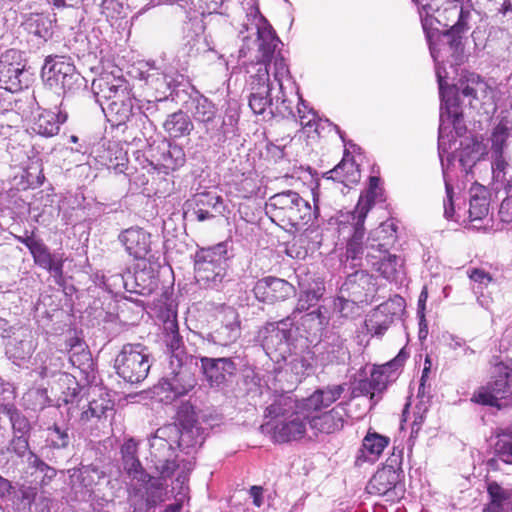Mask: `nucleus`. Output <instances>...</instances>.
I'll use <instances>...</instances> for the list:
<instances>
[{"instance_id":"1","label":"nucleus","mask_w":512,"mask_h":512,"mask_svg":"<svg viewBox=\"0 0 512 512\" xmlns=\"http://www.w3.org/2000/svg\"><path fill=\"white\" fill-rule=\"evenodd\" d=\"M430 53L436 63L435 70L439 85V95L441 98L438 152L443 168L446 191V196L443 199L444 217L447 220L458 221L454 208V189L446 179L443 161V154L447 151V130L450 125H452L457 136L463 135L466 131V127L463 124V114L459 106L460 96L470 98L469 104L472 105V100L478 99L479 92H484L486 90V84L479 75L471 73L464 79H461L458 84L449 86L445 80L447 73L438 61L439 51H437L434 46L430 45Z\"/></svg>"},{"instance_id":"2","label":"nucleus","mask_w":512,"mask_h":512,"mask_svg":"<svg viewBox=\"0 0 512 512\" xmlns=\"http://www.w3.org/2000/svg\"><path fill=\"white\" fill-rule=\"evenodd\" d=\"M243 45L239 50V57H245L250 51V42L258 43V51L262 58L266 61H273V77L277 83L281 98L276 97L273 108H271V116H281L283 118L296 119V111L292 106V101L285 95V83L294 86L290 70L283 56L279 45H282L280 39L276 35L273 27L260 13L258 6H251L246 14V21L242 24L239 31Z\"/></svg>"},{"instance_id":"3","label":"nucleus","mask_w":512,"mask_h":512,"mask_svg":"<svg viewBox=\"0 0 512 512\" xmlns=\"http://www.w3.org/2000/svg\"><path fill=\"white\" fill-rule=\"evenodd\" d=\"M266 214L282 226L298 227L316 219L319 209L293 190H285L271 196L265 205Z\"/></svg>"},{"instance_id":"4","label":"nucleus","mask_w":512,"mask_h":512,"mask_svg":"<svg viewBox=\"0 0 512 512\" xmlns=\"http://www.w3.org/2000/svg\"><path fill=\"white\" fill-rule=\"evenodd\" d=\"M190 111L202 137L214 145L223 144L238 122L236 114L221 116L215 104L204 96L192 99Z\"/></svg>"},{"instance_id":"5","label":"nucleus","mask_w":512,"mask_h":512,"mask_svg":"<svg viewBox=\"0 0 512 512\" xmlns=\"http://www.w3.org/2000/svg\"><path fill=\"white\" fill-rule=\"evenodd\" d=\"M229 242L200 248L194 256V271L197 282L210 289H220L227 275Z\"/></svg>"},{"instance_id":"6","label":"nucleus","mask_w":512,"mask_h":512,"mask_svg":"<svg viewBox=\"0 0 512 512\" xmlns=\"http://www.w3.org/2000/svg\"><path fill=\"white\" fill-rule=\"evenodd\" d=\"M255 44V43H251ZM257 62L251 63L247 69L249 76V89L250 95L248 98L249 107L254 114L270 115L271 108L274 105V98L271 96L273 90L272 82L270 81V69L273 66V61H266L262 58L261 53L257 50Z\"/></svg>"},{"instance_id":"7","label":"nucleus","mask_w":512,"mask_h":512,"mask_svg":"<svg viewBox=\"0 0 512 512\" xmlns=\"http://www.w3.org/2000/svg\"><path fill=\"white\" fill-rule=\"evenodd\" d=\"M375 285L374 278L364 270L348 275L334 301L335 308L343 316L352 314L357 304L372 302Z\"/></svg>"},{"instance_id":"8","label":"nucleus","mask_w":512,"mask_h":512,"mask_svg":"<svg viewBox=\"0 0 512 512\" xmlns=\"http://www.w3.org/2000/svg\"><path fill=\"white\" fill-rule=\"evenodd\" d=\"M197 384L196 377L187 362H169L165 375L154 387V394L166 404L188 394Z\"/></svg>"},{"instance_id":"9","label":"nucleus","mask_w":512,"mask_h":512,"mask_svg":"<svg viewBox=\"0 0 512 512\" xmlns=\"http://www.w3.org/2000/svg\"><path fill=\"white\" fill-rule=\"evenodd\" d=\"M117 374L131 384L146 379L151 368L150 352L141 343L125 344L115 358Z\"/></svg>"},{"instance_id":"10","label":"nucleus","mask_w":512,"mask_h":512,"mask_svg":"<svg viewBox=\"0 0 512 512\" xmlns=\"http://www.w3.org/2000/svg\"><path fill=\"white\" fill-rule=\"evenodd\" d=\"M178 436L177 425L168 424L158 428L149 439L151 457L163 477H170L177 468L175 445Z\"/></svg>"},{"instance_id":"11","label":"nucleus","mask_w":512,"mask_h":512,"mask_svg":"<svg viewBox=\"0 0 512 512\" xmlns=\"http://www.w3.org/2000/svg\"><path fill=\"white\" fill-rule=\"evenodd\" d=\"M369 211L370 204L368 201H361L357 204L355 210L346 216V221L341 220L339 222V236L347 240V258L358 260L361 258L364 249L366 250V246H363V237L365 234L364 222Z\"/></svg>"},{"instance_id":"12","label":"nucleus","mask_w":512,"mask_h":512,"mask_svg":"<svg viewBox=\"0 0 512 512\" xmlns=\"http://www.w3.org/2000/svg\"><path fill=\"white\" fill-rule=\"evenodd\" d=\"M291 326L292 320L287 317L278 322L267 323L259 330L258 338L271 359H285L290 352Z\"/></svg>"},{"instance_id":"13","label":"nucleus","mask_w":512,"mask_h":512,"mask_svg":"<svg viewBox=\"0 0 512 512\" xmlns=\"http://www.w3.org/2000/svg\"><path fill=\"white\" fill-rule=\"evenodd\" d=\"M512 395V367L500 364L495 368L493 380L473 393L477 404L500 408L499 401Z\"/></svg>"},{"instance_id":"14","label":"nucleus","mask_w":512,"mask_h":512,"mask_svg":"<svg viewBox=\"0 0 512 512\" xmlns=\"http://www.w3.org/2000/svg\"><path fill=\"white\" fill-rule=\"evenodd\" d=\"M27 81L22 53L15 49L2 53L0 55V88L16 93L27 86Z\"/></svg>"},{"instance_id":"15","label":"nucleus","mask_w":512,"mask_h":512,"mask_svg":"<svg viewBox=\"0 0 512 512\" xmlns=\"http://www.w3.org/2000/svg\"><path fill=\"white\" fill-rule=\"evenodd\" d=\"M137 481L141 484L130 495L133 512H155L156 507L165 501L166 488L163 480L147 474L145 480Z\"/></svg>"},{"instance_id":"16","label":"nucleus","mask_w":512,"mask_h":512,"mask_svg":"<svg viewBox=\"0 0 512 512\" xmlns=\"http://www.w3.org/2000/svg\"><path fill=\"white\" fill-rule=\"evenodd\" d=\"M201 370L211 388L223 389L236 375L237 366L230 357H202Z\"/></svg>"},{"instance_id":"17","label":"nucleus","mask_w":512,"mask_h":512,"mask_svg":"<svg viewBox=\"0 0 512 512\" xmlns=\"http://www.w3.org/2000/svg\"><path fill=\"white\" fill-rule=\"evenodd\" d=\"M490 195L486 187L473 185L470 189L468 221L470 228L480 230L489 227L491 217Z\"/></svg>"},{"instance_id":"18","label":"nucleus","mask_w":512,"mask_h":512,"mask_svg":"<svg viewBox=\"0 0 512 512\" xmlns=\"http://www.w3.org/2000/svg\"><path fill=\"white\" fill-rule=\"evenodd\" d=\"M295 292V287L288 281L273 276L259 279L253 287L256 299L266 304L285 301L293 296Z\"/></svg>"},{"instance_id":"19","label":"nucleus","mask_w":512,"mask_h":512,"mask_svg":"<svg viewBox=\"0 0 512 512\" xmlns=\"http://www.w3.org/2000/svg\"><path fill=\"white\" fill-rule=\"evenodd\" d=\"M309 415L299 410L291 416L272 424L273 438L284 443L303 438L307 431Z\"/></svg>"},{"instance_id":"20","label":"nucleus","mask_w":512,"mask_h":512,"mask_svg":"<svg viewBox=\"0 0 512 512\" xmlns=\"http://www.w3.org/2000/svg\"><path fill=\"white\" fill-rule=\"evenodd\" d=\"M37 347L35 333L29 327L16 329L6 344V354L14 362L29 359Z\"/></svg>"},{"instance_id":"21","label":"nucleus","mask_w":512,"mask_h":512,"mask_svg":"<svg viewBox=\"0 0 512 512\" xmlns=\"http://www.w3.org/2000/svg\"><path fill=\"white\" fill-rule=\"evenodd\" d=\"M118 240L136 260H144L151 251V235L143 228H128L119 234Z\"/></svg>"},{"instance_id":"22","label":"nucleus","mask_w":512,"mask_h":512,"mask_svg":"<svg viewBox=\"0 0 512 512\" xmlns=\"http://www.w3.org/2000/svg\"><path fill=\"white\" fill-rule=\"evenodd\" d=\"M408 356L409 354L406 350L404 348L401 349L394 359L385 364L381 370H374L371 373L370 379L360 384L361 390L367 394H371V399H373L376 394H381L387 387L386 373L389 370L399 369L407 360Z\"/></svg>"},{"instance_id":"23","label":"nucleus","mask_w":512,"mask_h":512,"mask_svg":"<svg viewBox=\"0 0 512 512\" xmlns=\"http://www.w3.org/2000/svg\"><path fill=\"white\" fill-rule=\"evenodd\" d=\"M346 411L342 404L320 415L310 416L308 423L315 435L318 433L332 434L340 431L345 422Z\"/></svg>"},{"instance_id":"24","label":"nucleus","mask_w":512,"mask_h":512,"mask_svg":"<svg viewBox=\"0 0 512 512\" xmlns=\"http://www.w3.org/2000/svg\"><path fill=\"white\" fill-rule=\"evenodd\" d=\"M366 261L382 277L390 281L397 280L402 272L403 260L397 255L367 251Z\"/></svg>"},{"instance_id":"25","label":"nucleus","mask_w":512,"mask_h":512,"mask_svg":"<svg viewBox=\"0 0 512 512\" xmlns=\"http://www.w3.org/2000/svg\"><path fill=\"white\" fill-rule=\"evenodd\" d=\"M348 355L345 340L336 334L327 336L318 346L317 359L324 366L344 363Z\"/></svg>"},{"instance_id":"26","label":"nucleus","mask_w":512,"mask_h":512,"mask_svg":"<svg viewBox=\"0 0 512 512\" xmlns=\"http://www.w3.org/2000/svg\"><path fill=\"white\" fill-rule=\"evenodd\" d=\"M397 239V227L392 221L383 222L372 230L366 241V251L388 252Z\"/></svg>"},{"instance_id":"27","label":"nucleus","mask_w":512,"mask_h":512,"mask_svg":"<svg viewBox=\"0 0 512 512\" xmlns=\"http://www.w3.org/2000/svg\"><path fill=\"white\" fill-rule=\"evenodd\" d=\"M75 68L65 56H48L42 67V78L51 88H58L59 83Z\"/></svg>"},{"instance_id":"28","label":"nucleus","mask_w":512,"mask_h":512,"mask_svg":"<svg viewBox=\"0 0 512 512\" xmlns=\"http://www.w3.org/2000/svg\"><path fill=\"white\" fill-rule=\"evenodd\" d=\"M394 301H388L378 305L365 320V326L369 333L382 336L394 321Z\"/></svg>"},{"instance_id":"29","label":"nucleus","mask_w":512,"mask_h":512,"mask_svg":"<svg viewBox=\"0 0 512 512\" xmlns=\"http://www.w3.org/2000/svg\"><path fill=\"white\" fill-rule=\"evenodd\" d=\"M67 117V113L63 111L43 110L34 118L31 129L40 136L53 137L58 134Z\"/></svg>"},{"instance_id":"30","label":"nucleus","mask_w":512,"mask_h":512,"mask_svg":"<svg viewBox=\"0 0 512 512\" xmlns=\"http://www.w3.org/2000/svg\"><path fill=\"white\" fill-rule=\"evenodd\" d=\"M102 110L113 126H120L133 115V100L127 90L122 89L121 97L111 101L107 108L102 107Z\"/></svg>"},{"instance_id":"31","label":"nucleus","mask_w":512,"mask_h":512,"mask_svg":"<svg viewBox=\"0 0 512 512\" xmlns=\"http://www.w3.org/2000/svg\"><path fill=\"white\" fill-rule=\"evenodd\" d=\"M30 253L33 256L34 263L49 271L56 280L63 277L64 260L60 255L50 253L41 239Z\"/></svg>"},{"instance_id":"32","label":"nucleus","mask_w":512,"mask_h":512,"mask_svg":"<svg viewBox=\"0 0 512 512\" xmlns=\"http://www.w3.org/2000/svg\"><path fill=\"white\" fill-rule=\"evenodd\" d=\"M398 482V474L392 465L379 469L370 479L367 491L370 494L388 496L394 493Z\"/></svg>"},{"instance_id":"33","label":"nucleus","mask_w":512,"mask_h":512,"mask_svg":"<svg viewBox=\"0 0 512 512\" xmlns=\"http://www.w3.org/2000/svg\"><path fill=\"white\" fill-rule=\"evenodd\" d=\"M79 422L82 426H92L107 419V413L113 410V403L106 397L100 396L81 406Z\"/></svg>"},{"instance_id":"34","label":"nucleus","mask_w":512,"mask_h":512,"mask_svg":"<svg viewBox=\"0 0 512 512\" xmlns=\"http://www.w3.org/2000/svg\"><path fill=\"white\" fill-rule=\"evenodd\" d=\"M299 410V402L292 395H275L273 401L265 409V417L270 418L273 424L291 416Z\"/></svg>"},{"instance_id":"35","label":"nucleus","mask_w":512,"mask_h":512,"mask_svg":"<svg viewBox=\"0 0 512 512\" xmlns=\"http://www.w3.org/2000/svg\"><path fill=\"white\" fill-rule=\"evenodd\" d=\"M69 477L74 487H81L87 492H92L105 473L94 465H81L79 468L69 470Z\"/></svg>"},{"instance_id":"36","label":"nucleus","mask_w":512,"mask_h":512,"mask_svg":"<svg viewBox=\"0 0 512 512\" xmlns=\"http://www.w3.org/2000/svg\"><path fill=\"white\" fill-rule=\"evenodd\" d=\"M138 445L134 439H128L121 447L123 468L134 480H145L147 473L143 469L138 456Z\"/></svg>"},{"instance_id":"37","label":"nucleus","mask_w":512,"mask_h":512,"mask_svg":"<svg viewBox=\"0 0 512 512\" xmlns=\"http://www.w3.org/2000/svg\"><path fill=\"white\" fill-rule=\"evenodd\" d=\"M217 44V41L211 34L202 39L199 34L195 32H189L183 38V43L178 51V56L195 57L201 52L213 51Z\"/></svg>"},{"instance_id":"38","label":"nucleus","mask_w":512,"mask_h":512,"mask_svg":"<svg viewBox=\"0 0 512 512\" xmlns=\"http://www.w3.org/2000/svg\"><path fill=\"white\" fill-rule=\"evenodd\" d=\"M490 503L483 509V512H512V492L502 488L496 482L488 486Z\"/></svg>"},{"instance_id":"39","label":"nucleus","mask_w":512,"mask_h":512,"mask_svg":"<svg viewBox=\"0 0 512 512\" xmlns=\"http://www.w3.org/2000/svg\"><path fill=\"white\" fill-rule=\"evenodd\" d=\"M165 342L170 352L169 362H174V360H180L182 363H186L188 356L184 351V345L182 337L178 332V325L176 321H168L165 323Z\"/></svg>"},{"instance_id":"40","label":"nucleus","mask_w":512,"mask_h":512,"mask_svg":"<svg viewBox=\"0 0 512 512\" xmlns=\"http://www.w3.org/2000/svg\"><path fill=\"white\" fill-rule=\"evenodd\" d=\"M476 13L470 5L464 6L463 4H454L452 8H445L443 14L444 19L447 21L454 22L451 25L454 31L465 33L470 29V22L473 15Z\"/></svg>"},{"instance_id":"41","label":"nucleus","mask_w":512,"mask_h":512,"mask_svg":"<svg viewBox=\"0 0 512 512\" xmlns=\"http://www.w3.org/2000/svg\"><path fill=\"white\" fill-rule=\"evenodd\" d=\"M389 444V438L376 432H368L363 439L358 459L375 461Z\"/></svg>"},{"instance_id":"42","label":"nucleus","mask_w":512,"mask_h":512,"mask_svg":"<svg viewBox=\"0 0 512 512\" xmlns=\"http://www.w3.org/2000/svg\"><path fill=\"white\" fill-rule=\"evenodd\" d=\"M163 127L169 136L173 138L189 135L194 128L189 116L181 110L170 114Z\"/></svg>"},{"instance_id":"43","label":"nucleus","mask_w":512,"mask_h":512,"mask_svg":"<svg viewBox=\"0 0 512 512\" xmlns=\"http://www.w3.org/2000/svg\"><path fill=\"white\" fill-rule=\"evenodd\" d=\"M92 92L95 101L103 107V102L121 97L122 89H126L123 85L113 84L107 78H98L92 81Z\"/></svg>"},{"instance_id":"44","label":"nucleus","mask_w":512,"mask_h":512,"mask_svg":"<svg viewBox=\"0 0 512 512\" xmlns=\"http://www.w3.org/2000/svg\"><path fill=\"white\" fill-rule=\"evenodd\" d=\"M324 290L325 288L322 283H315L313 286L301 289L297 305L292 312V316L295 317L297 313L317 307L318 302L324 294Z\"/></svg>"},{"instance_id":"45","label":"nucleus","mask_w":512,"mask_h":512,"mask_svg":"<svg viewBox=\"0 0 512 512\" xmlns=\"http://www.w3.org/2000/svg\"><path fill=\"white\" fill-rule=\"evenodd\" d=\"M142 265V268H140L141 264L137 265L133 275L137 288L129 291L144 295L150 293L157 286V279L150 264L143 262Z\"/></svg>"},{"instance_id":"46","label":"nucleus","mask_w":512,"mask_h":512,"mask_svg":"<svg viewBox=\"0 0 512 512\" xmlns=\"http://www.w3.org/2000/svg\"><path fill=\"white\" fill-rule=\"evenodd\" d=\"M232 321L222 325L212 333V339L215 344L228 346L234 343L241 335L240 321L238 315L232 311Z\"/></svg>"},{"instance_id":"47","label":"nucleus","mask_w":512,"mask_h":512,"mask_svg":"<svg viewBox=\"0 0 512 512\" xmlns=\"http://www.w3.org/2000/svg\"><path fill=\"white\" fill-rule=\"evenodd\" d=\"M512 136V122L502 119L493 129L491 135V154H506L508 139Z\"/></svg>"},{"instance_id":"48","label":"nucleus","mask_w":512,"mask_h":512,"mask_svg":"<svg viewBox=\"0 0 512 512\" xmlns=\"http://www.w3.org/2000/svg\"><path fill=\"white\" fill-rule=\"evenodd\" d=\"M421 6L422 10L426 13V19L423 20V28L426 29L428 17H432L434 13H438L435 17L436 21L441 23V17L446 16L443 14L445 8H452L454 4H463V0H413Z\"/></svg>"},{"instance_id":"49","label":"nucleus","mask_w":512,"mask_h":512,"mask_svg":"<svg viewBox=\"0 0 512 512\" xmlns=\"http://www.w3.org/2000/svg\"><path fill=\"white\" fill-rule=\"evenodd\" d=\"M8 417L14 435H28L30 424L27 418L13 404H1L0 415Z\"/></svg>"},{"instance_id":"50","label":"nucleus","mask_w":512,"mask_h":512,"mask_svg":"<svg viewBox=\"0 0 512 512\" xmlns=\"http://www.w3.org/2000/svg\"><path fill=\"white\" fill-rule=\"evenodd\" d=\"M491 158L493 187L499 192L508 182H511L506 178L507 170L510 168L509 160L507 154H491Z\"/></svg>"},{"instance_id":"51","label":"nucleus","mask_w":512,"mask_h":512,"mask_svg":"<svg viewBox=\"0 0 512 512\" xmlns=\"http://www.w3.org/2000/svg\"><path fill=\"white\" fill-rule=\"evenodd\" d=\"M496 436L495 451L497 455L503 462L512 464V427L499 429Z\"/></svg>"},{"instance_id":"52","label":"nucleus","mask_w":512,"mask_h":512,"mask_svg":"<svg viewBox=\"0 0 512 512\" xmlns=\"http://www.w3.org/2000/svg\"><path fill=\"white\" fill-rule=\"evenodd\" d=\"M46 442L53 449H66L71 442L68 428H63L58 424H53L46 429Z\"/></svg>"},{"instance_id":"53","label":"nucleus","mask_w":512,"mask_h":512,"mask_svg":"<svg viewBox=\"0 0 512 512\" xmlns=\"http://www.w3.org/2000/svg\"><path fill=\"white\" fill-rule=\"evenodd\" d=\"M331 173L335 175V178L343 182H357L360 177L358 166L355 164L354 160L346 159L345 157Z\"/></svg>"},{"instance_id":"54","label":"nucleus","mask_w":512,"mask_h":512,"mask_svg":"<svg viewBox=\"0 0 512 512\" xmlns=\"http://www.w3.org/2000/svg\"><path fill=\"white\" fill-rule=\"evenodd\" d=\"M204 443V436L200 432V428L197 426H191L185 428L182 431L179 430L178 441L176 445L182 448H194L196 446H202Z\"/></svg>"},{"instance_id":"55","label":"nucleus","mask_w":512,"mask_h":512,"mask_svg":"<svg viewBox=\"0 0 512 512\" xmlns=\"http://www.w3.org/2000/svg\"><path fill=\"white\" fill-rule=\"evenodd\" d=\"M69 385L66 391L62 392L61 400L64 404L70 405L68 408V413L73 415L74 411L81 407L82 397L80 396L81 387L75 381V379H68Z\"/></svg>"},{"instance_id":"56","label":"nucleus","mask_w":512,"mask_h":512,"mask_svg":"<svg viewBox=\"0 0 512 512\" xmlns=\"http://www.w3.org/2000/svg\"><path fill=\"white\" fill-rule=\"evenodd\" d=\"M29 465L35 469L37 474L41 475V485H48L52 479H54L57 475V471L55 468L46 464L43 460H41L36 454L30 452L29 457Z\"/></svg>"},{"instance_id":"57","label":"nucleus","mask_w":512,"mask_h":512,"mask_svg":"<svg viewBox=\"0 0 512 512\" xmlns=\"http://www.w3.org/2000/svg\"><path fill=\"white\" fill-rule=\"evenodd\" d=\"M69 362L75 368L85 371L91 366V356L82 344L75 345L69 353Z\"/></svg>"},{"instance_id":"58","label":"nucleus","mask_w":512,"mask_h":512,"mask_svg":"<svg viewBox=\"0 0 512 512\" xmlns=\"http://www.w3.org/2000/svg\"><path fill=\"white\" fill-rule=\"evenodd\" d=\"M152 72L148 73L147 81L155 86V89L158 91H162V93L166 92V89L170 90L175 86V79L172 75L168 73H159L157 69H151Z\"/></svg>"},{"instance_id":"59","label":"nucleus","mask_w":512,"mask_h":512,"mask_svg":"<svg viewBox=\"0 0 512 512\" xmlns=\"http://www.w3.org/2000/svg\"><path fill=\"white\" fill-rule=\"evenodd\" d=\"M480 146L473 144L472 146L467 145L462 148L458 154L459 162L463 169L467 170L473 167V165L480 159Z\"/></svg>"},{"instance_id":"60","label":"nucleus","mask_w":512,"mask_h":512,"mask_svg":"<svg viewBox=\"0 0 512 512\" xmlns=\"http://www.w3.org/2000/svg\"><path fill=\"white\" fill-rule=\"evenodd\" d=\"M194 203L197 207L218 210L223 204L221 196L213 192H203L195 195Z\"/></svg>"},{"instance_id":"61","label":"nucleus","mask_w":512,"mask_h":512,"mask_svg":"<svg viewBox=\"0 0 512 512\" xmlns=\"http://www.w3.org/2000/svg\"><path fill=\"white\" fill-rule=\"evenodd\" d=\"M503 190L506 196L501 201L498 214L502 222L512 223V182H508Z\"/></svg>"},{"instance_id":"62","label":"nucleus","mask_w":512,"mask_h":512,"mask_svg":"<svg viewBox=\"0 0 512 512\" xmlns=\"http://www.w3.org/2000/svg\"><path fill=\"white\" fill-rule=\"evenodd\" d=\"M299 405L300 410L307 415H310V413L313 411H318L326 407L323 401V395L319 393L318 389L314 391V393L309 397L302 399V401L299 402Z\"/></svg>"},{"instance_id":"63","label":"nucleus","mask_w":512,"mask_h":512,"mask_svg":"<svg viewBox=\"0 0 512 512\" xmlns=\"http://www.w3.org/2000/svg\"><path fill=\"white\" fill-rule=\"evenodd\" d=\"M298 101L295 120H298L302 127H311L316 120V113L313 109H307L304 100L299 95Z\"/></svg>"},{"instance_id":"64","label":"nucleus","mask_w":512,"mask_h":512,"mask_svg":"<svg viewBox=\"0 0 512 512\" xmlns=\"http://www.w3.org/2000/svg\"><path fill=\"white\" fill-rule=\"evenodd\" d=\"M100 12L108 20L118 19L122 17L123 5L118 0H102Z\"/></svg>"}]
</instances>
